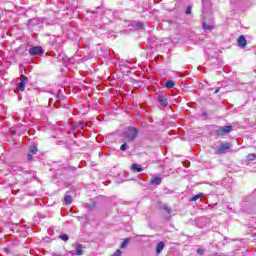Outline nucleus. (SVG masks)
Segmentation results:
<instances>
[{
  "label": "nucleus",
  "instance_id": "1",
  "mask_svg": "<svg viewBox=\"0 0 256 256\" xmlns=\"http://www.w3.org/2000/svg\"><path fill=\"white\" fill-rule=\"evenodd\" d=\"M123 135L128 141H135V139L139 136V129L135 127H128L123 132Z\"/></svg>",
  "mask_w": 256,
  "mask_h": 256
},
{
  "label": "nucleus",
  "instance_id": "2",
  "mask_svg": "<svg viewBox=\"0 0 256 256\" xmlns=\"http://www.w3.org/2000/svg\"><path fill=\"white\" fill-rule=\"evenodd\" d=\"M229 149H231V143L229 142L222 143L217 149L216 155H225V153H227Z\"/></svg>",
  "mask_w": 256,
  "mask_h": 256
},
{
  "label": "nucleus",
  "instance_id": "3",
  "mask_svg": "<svg viewBox=\"0 0 256 256\" xmlns=\"http://www.w3.org/2000/svg\"><path fill=\"white\" fill-rule=\"evenodd\" d=\"M29 55H31V57H41V55H43V47L41 46H34L32 48L29 49Z\"/></svg>",
  "mask_w": 256,
  "mask_h": 256
},
{
  "label": "nucleus",
  "instance_id": "4",
  "mask_svg": "<svg viewBox=\"0 0 256 256\" xmlns=\"http://www.w3.org/2000/svg\"><path fill=\"white\" fill-rule=\"evenodd\" d=\"M233 131V126H220L216 130L217 135L223 136V135H229Z\"/></svg>",
  "mask_w": 256,
  "mask_h": 256
},
{
  "label": "nucleus",
  "instance_id": "5",
  "mask_svg": "<svg viewBox=\"0 0 256 256\" xmlns=\"http://www.w3.org/2000/svg\"><path fill=\"white\" fill-rule=\"evenodd\" d=\"M29 83V79L25 75L20 76V83L17 84L18 91H25V85Z\"/></svg>",
  "mask_w": 256,
  "mask_h": 256
},
{
  "label": "nucleus",
  "instance_id": "6",
  "mask_svg": "<svg viewBox=\"0 0 256 256\" xmlns=\"http://www.w3.org/2000/svg\"><path fill=\"white\" fill-rule=\"evenodd\" d=\"M157 101L162 107H167V105H169V100L163 94L158 95Z\"/></svg>",
  "mask_w": 256,
  "mask_h": 256
},
{
  "label": "nucleus",
  "instance_id": "7",
  "mask_svg": "<svg viewBox=\"0 0 256 256\" xmlns=\"http://www.w3.org/2000/svg\"><path fill=\"white\" fill-rule=\"evenodd\" d=\"M237 43L238 47H240L241 49H245V47H247V39L243 35L239 36Z\"/></svg>",
  "mask_w": 256,
  "mask_h": 256
},
{
  "label": "nucleus",
  "instance_id": "8",
  "mask_svg": "<svg viewBox=\"0 0 256 256\" xmlns=\"http://www.w3.org/2000/svg\"><path fill=\"white\" fill-rule=\"evenodd\" d=\"M97 207V202L90 200V202L85 204V209H87L88 211H95Z\"/></svg>",
  "mask_w": 256,
  "mask_h": 256
},
{
  "label": "nucleus",
  "instance_id": "9",
  "mask_svg": "<svg viewBox=\"0 0 256 256\" xmlns=\"http://www.w3.org/2000/svg\"><path fill=\"white\" fill-rule=\"evenodd\" d=\"M163 178L161 176H155L153 179L150 180V185H161Z\"/></svg>",
  "mask_w": 256,
  "mask_h": 256
},
{
  "label": "nucleus",
  "instance_id": "10",
  "mask_svg": "<svg viewBox=\"0 0 256 256\" xmlns=\"http://www.w3.org/2000/svg\"><path fill=\"white\" fill-rule=\"evenodd\" d=\"M82 253H83V245H81V244H78L76 246V249L71 251L72 255H81Z\"/></svg>",
  "mask_w": 256,
  "mask_h": 256
},
{
  "label": "nucleus",
  "instance_id": "11",
  "mask_svg": "<svg viewBox=\"0 0 256 256\" xmlns=\"http://www.w3.org/2000/svg\"><path fill=\"white\" fill-rule=\"evenodd\" d=\"M202 27L204 31H213V29H215V26L213 24H207V22L205 21L202 22Z\"/></svg>",
  "mask_w": 256,
  "mask_h": 256
},
{
  "label": "nucleus",
  "instance_id": "12",
  "mask_svg": "<svg viewBox=\"0 0 256 256\" xmlns=\"http://www.w3.org/2000/svg\"><path fill=\"white\" fill-rule=\"evenodd\" d=\"M131 171H133V173H141V171H143V167L139 164H133L131 166Z\"/></svg>",
  "mask_w": 256,
  "mask_h": 256
},
{
  "label": "nucleus",
  "instance_id": "13",
  "mask_svg": "<svg viewBox=\"0 0 256 256\" xmlns=\"http://www.w3.org/2000/svg\"><path fill=\"white\" fill-rule=\"evenodd\" d=\"M165 249V242H159L156 246V253L159 255Z\"/></svg>",
  "mask_w": 256,
  "mask_h": 256
},
{
  "label": "nucleus",
  "instance_id": "14",
  "mask_svg": "<svg viewBox=\"0 0 256 256\" xmlns=\"http://www.w3.org/2000/svg\"><path fill=\"white\" fill-rule=\"evenodd\" d=\"M64 203L66 205H71V203H73V197H71L69 194H66L64 197Z\"/></svg>",
  "mask_w": 256,
  "mask_h": 256
},
{
  "label": "nucleus",
  "instance_id": "15",
  "mask_svg": "<svg viewBox=\"0 0 256 256\" xmlns=\"http://www.w3.org/2000/svg\"><path fill=\"white\" fill-rule=\"evenodd\" d=\"M130 242H131V238H125L120 246L121 249H125V247H127V245H129Z\"/></svg>",
  "mask_w": 256,
  "mask_h": 256
},
{
  "label": "nucleus",
  "instance_id": "16",
  "mask_svg": "<svg viewBox=\"0 0 256 256\" xmlns=\"http://www.w3.org/2000/svg\"><path fill=\"white\" fill-rule=\"evenodd\" d=\"M166 87L167 89H173V87H175V82L173 80H168L166 82Z\"/></svg>",
  "mask_w": 256,
  "mask_h": 256
},
{
  "label": "nucleus",
  "instance_id": "17",
  "mask_svg": "<svg viewBox=\"0 0 256 256\" xmlns=\"http://www.w3.org/2000/svg\"><path fill=\"white\" fill-rule=\"evenodd\" d=\"M29 151H30V153H32V155H37V152L39 150L37 149V146L32 145V146H30Z\"/></svg>",
  "mask_w": 256,
  "mask_h": 256
},
{
  "label": "nucleus",
  "instance_id": "18",
  "mask_svg": "<svg viewBox=\"0 0 256 256\" xmlns=\"http://www.w3.org/2000/svg\"><path fill=\"white\" fill-rule=\"evenodd\" d=\"M203 197V193L196 194L192 198H190V202L197 201L198 199H201Z\"/></svg>",
  "mask_w": 256,
  "mask_h": 256
},
{
  "label": "nucleus",
  "instance_id": "19",
  "mask_svg": "<svg viewBox=\"0 0 256 256\" xmlns=\"http://www.w3.org/2000/svg\"><path fill=\"white\" fill-rule=\"evenodd\" d=\"M134 27L137 29V31H141V29H143V22H136Z\"/></svg>",
  "mask_w": 256,
  "mask_h": 256
},
{
  "label": "nucleus",
  "instance_id": "20",
  "mask_svg": "<svg viewBox=\"0 0 256 256\" xmlns=\"http://www.w3.org/2000/svg\"><path fill=\"white\" fill-rule=\"evenodd\" d=\"M59 239H61L62 241H69V236L67 234H61L59 236Z\"/></svg>",
  "mask_w": 256,
  "mask_h": 256
},
{
  "label": "nucleus",
  "instance_id": "21",
  "mask_svg": "<svg viewBox=\"0 0 256 256\" xmlns=\"http://www.w3.org/2000/svg\"><path fill=\"white\" fill-rule=\"evenodd\" d=\"M256 154H248L247 155V160L248 161H255Z\"/></svg>",
  "mask_w": 256,
  "mask_h": 256
},
{
  "label": "nucleus",
  "instance_id": "22",
  "mask_svg": "<svg viewBox=\"0 0 256 256\" xmlns=\"http://www.w3.org/2000/svg\"><path fill=\"white\" fill-rule=\"evenodd\" d=\"M85 125H86L85 122L81 121V122L77 123L76 127L78 129H83L85 127Z\"/></svg>",
  "mask_w": 256,
  "mask_h": 256
},
{
  "label": "nucleus",
  "instance_id": "23",
  "mask_svg": "<svg viewBox=\"0 0 256 256\" xmlns=\"http://www.w3.org/2000/svg\"><path fill=\"white\" fill-rule=\"evenodd\" d=\"M162 209H163L164 211H167L169 214H171L172 209H171L169 206L164 205V206L162 207Z\"/></svg>",
  "mask_w": 256,
  "mask_h": 256
},
{
  "label": "nucleus",
  "instance_id": "24",
  "mask_svg": "<svg viewBox=\"0 0 256 256\" xmlns=\"http://www.w3.org/2000/svg\"><path fill=\"white\" fill-rule=\"evenodd\" d=\"M120 151H127V144L124 142V144L121 145Z\"/></svg>",
  "mask_w": 256,
  "mask_h": 256
},
{
  "label": "nucleus",
  "instance_id": "25",
  "mask_svg": "<svg viewBox=\"0 0 256 256\" xmlns=\"http://www.w3.org/2000/svg\"><path fill=\"white\" fill-rule=\"evenodd\" d=\"M122 252L118 249L114 252V254L112 256H121Z\"/></svg>",
  "mask_w": 256,
  "mask_h": 256
},
{
  "label": "nucleus",
  "instance_id": "26",
  "mask_svg": "<svg viewBox=\"0 0 256 256\" xmlns=\"http://www.w3.org/2000/svg\"><path fill=\"white\" fill-rule=\"evenodd\" d=\"M197 253H198V255H203L205 253V250L198 248Z\"/></svg>",
  "mask_w": 256,
  "mask_h": 256
},
{
  "label": "nucleus",
  "instance_id": "27",
  "mask_svg": "<svg viewBox=\"0 0 256 256\" xmlns=\"http://www.w3.org/2000/svg\"><path fill=\"white\" fill-rule=\"evenodd\" d=\"M186 15H191V6L186 8Z\"/></svg>",
  "mask_w": 256,
  "mask_h": 256
},
{
  "label": "nucleus",
  "instance_id": "28",
  "mask_svg": "<svg viewBox=\"0 0 256 256\" xmlns=\"http://www.w3.org/2000/svg\"><path fill=\"white\" fill-rule=\"evenodd\" d=\"M27 159H28V161H33V155L32 154H28Z\"/></svg>",
  "mask_w": 256,
  "mask_h": 256
},
{
  "label": "nucleus",
  "instance_id": "29",
  "mask_svg": "<svg viewBox=\"0 0 256 256\" xmlns=\"http://www.w3.org/2000/svg\"><path fill=\"white\" fill-rule=\"evenodd\" d=\"M215 94L219 93V88L214 91Z\"/></svg>",
  "mask_w": 256,
  "mask_h": 256
},
{
  "label": "nucleus",
  "instance_id": "30",
  "mask_svg": "<svg viewBox=\"0 0 256 256\" xmlns=\"http://www.w3.org/2000/svg\"><path fill=\"white\" fill-rule=\"evenodd\" d=\"M99 9H100V8L98 7V8H97V11H99Z\"/></svg>",
  "mask_w": 256,
  "mask_h": 256
}]
</instances>
